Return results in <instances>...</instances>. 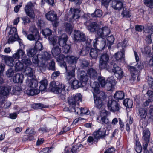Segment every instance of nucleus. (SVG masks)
I'll use <instances>...</instances> for the list:
<instances>
[{
  "label": "nucleus",
  "instance_id": "obj_1",
  "mask_svg": "<svg viewBox=\"0 0 153 153\" xmlns=\"http://www.w3.org/2000/svg\"><path fill=\"white\" fill-rule=\"evenodd\" d=\"M57 57H56V60L57 62H60V65L61 67H64L66 72L67 74L66 78L68 80H69L74 76L75 71V69L76 66L74 65L72 66L68 67V70L67 69V67L65 62H63L61 63L64 59H65V57L64 55L63 54L59 55Z\"/></svg>",
  "mask_w": 153,
  "mask_h": 153
},
{
  "label": "nucleus",
  "instance_id": "obj_2",
  "mask_svg": "<svg viewBox=\"0 0 153 153\" xmlns=\"http://www.w3.org/2000/svg\"><path fill=\"white\" fill-rule=\"evenodd\" d=\"M50 88L51 91L56 94L64 95L65 94V85L60 84L58 82L53 81L50 85Z\"/></svg>",
  "mask_w": 153,
  "mask_h": 153
},
{
  "label": "nucleus",
  "instance_id": "obj_3",
  "mask_svg": "<svg viewBox=\"0 0 153 153\" xmlns=\"http://www.w3.org/2000/svg\"><path fill=\"white\" fill-rule=\"evenodd\" d=\"M13 57L16 59H18L21 56V61L25 65H29L32 62L30 59L28 58L25 55L24 50L22 49H18L16 52L12 55Z\"/></svg>",
  "mask_w": 153,
  "mask_h": 153
},
{
  "label": "nucleus",
  "instance_id": "obj_4",
  "mask_svg": "<svg viewBox=\"0 0 153 153\" xmlns=\"http://www.w3.org/2000/svg\"><path fill=\"white\" fill-rule=\"evenodd\" d=\"M38 58L40 59V66L42 68H45L48 65V61L51 58V55L46 51L38 55Z\"/></svg>",
  "mask_w": 153,
  "mask_h": 153
},
{
  "label": "nucleus",
  "instance_id": "obj_5",
  "mask_svg": "<svg viewBox=\"0 0 153 153\" xmlns=\"http://www.w3.org/2000/svg\"><path fill=\"white\" fill-rule=\"evenodd\" d=\"M81 101V95L80 94H76L73 97H69L68 99L69 106L73 108L76 106H78L79 102Z\"/></svg>",
  "mask_w": 153,
  "mask_h": 153
},
{
  "label": "nucleus",
  "instance_id": "obj_6",
  "mask_svg": "<svg viewBox=\"0 0 153 153\" xmlns=\"http://www.w3.org/2000/svg\"><path fill=\"white\" fill-rule=\"evenodd\" d=\"M105 93L103 92H100L99 94H94V98L95 106L98 109H101L104 106L101 98H104Z\"/></svg>",
  "mask_w": 153,
  "mask_h": 153
},
{
  "label": "nucleus",
  "instance_id": "obj_7",
  "mask_svg": "<svg viewBox=\"0 0 153 153\" xmlns=\"http://www.w3.org/2000/svg\"><path fill=\"white\" fill-rule=\"evenodd\" d=\"M109 60V56L105 53L102 55L99 59V66L101 69L106 68L108 69V63Z\"/></svg>",
  "mask_w": 153,
  "mask_h": 153
},
{
  "label": "nucleus",
  "instance_id": "obj_8",
  "mask_svg": "<svg viewBox=\"0 0 153 153\" xmlns=\"http://www.w3.org/2000/svg\"><path fill=\"white\" fill-rule=\"evenodd\" d=\"M93 42L94 47L99 50L104 49L106 45L105 39L100 37L94 39Z\"/></svg>",
  "mask_w": 153,
  "mask_h": 153
},
{
  "label": "nucleus",
  "instance_id": "obj_9",
  "mask_svg": "<svg viewBox=\"0 0 153 153\" xmlns=\"http://www.w3.org/2000/svg\"><path fill=\"white\" fill-rule=\"evenodd\" d=\"M32 33L30 34L27 36V38L30 40H35V41L40 39L39 33L36 27L35 26H32L30 28Z\"/></svg>",
  "mask_w": 153,
  "mask_h": 153
},
{
  "label": "nucleus",
  "instance_id": "obj_10",
  "mask_svg": "<svg viewBox=\"0 0 153 153\" xmlns=\"http://www.w3.org/2000/svg\"><path fill=\"white\" fill-rule=\"evenodd\" d=\"M34 7V4L31 2L27 3L25 7V11L26 14L33 19L35 18V14L33 10Z\"/></svg>",
  "mask_w": 153,
  "mask_h": 153
},
{
  "label": "nucleus",
  "instance_id": "obj_11",
  "mask_svg": "<svg viewBox=\"0 0 153 153\" xmlns=\"http://www.w3.org/2000/svg\"><path fill=\"white\" fill-rule=\"evenodd\" d=\"M112 71L114 73L115 76L118 79H120L123 76V71L114 62L110 63Z\"/></svg>",
  "mask_w": 153,
  "mask_h": 153
},
{
  "label": "nucleus",
  "instance_id": "obj_12",
  "mask_svg": "<svg viewBox=\"0 0 153 153\" xmlns=\"http://www.w3.org/2000/svg\"><path fill=\"white\" fill-rule=\"evenodd\" d=\"M107 107L108 109L112 112L118 111L120 109V105L115 100H108Z\"/></svg>",
  "mask_w": 153,
  "mask_h": 153
},
{
  "label": "nucleus",
  "instance_id": "obj_13",
  "mask_svg": "<svg viewBox=\"0 0 153 153\" xmlns=\"http://www.w3.org/2000/svg\"><path fill=\"white\" fill-rule=\"evenodd\" d=\"M110 29L107 27L99 29L97 32V35L100 37H105L110 33Z\"/></svg>",
  "mask_w": 153,
  "mask_h": 153
},
{
  "label": "nucleus",
  "instance_id": "obj_14",
  "mask_svg": "<svg viewBox=\"0 0 153 153\" xmlns=\"http://www.w3.org/2000/svg\"><path fill=\"white\" fill-rule=\"evenodd\" d=\"M85 39V36L83 32L78 30L75 31L74 38V42L80 41H84Z\"/></svg>",
  "mask_w": 153,
  "mask_h": 153
},
{
  "label": "nucleus",
  "instance_id": "obj_15",
  "mask_svg": "<svg viewBox=\"0 0 153 153\" xmlns=\"http://www.w3.org/2000/svg\"><path fill=\"white\" fill-rule=\"evenodd\" d=\"M106 130L104 127L100 128L96 131L94 132V137L96 139L103 137L106 135Z\"/></svg>",
  "mask_w": 153,
  "mask_h": 153
},
{
  "label": "nucleus",
  "instance_id": "obj_16",
  "mask_svg": "<svg viewBox=\"0 0 153 153\" xmlns=\"http://www.w3.org/2000/svg\"><path fill=\"white\" fill-rule=\"evenodd\" d=\"M80 10L79 9H71L69 13V17L71 19H77L79 17Z\"/></svg>",
  "mask_w": 153,
  "mask_h": 153
},
{
  "label": "nucleus",
  "instance_id": "obj_17",
  "mask_svg": "<svg viewBox=\"0 0 153 153\" xmlns=\"http://www.w3.org/2000/svg\"><path fill=\"white\" fill-rule=\"evenodd\" d=\"M10 86H1L0 87V97H1L5 98L8 95L9 92L11 91Z\"/></svg>",
  "mask_w": 153,
  "mask_h": 153
},
{
  "label": "nucleus",
  "instance_id": "obj_18",
  "mask_svg": "<svg viewBox=\"0 0 153 153\" xmlns=\"http://www.w3.org/2000/svg\"><path fill=\"white\" fill-rule=\"evenodd\" d=\"M9 34L11 35L12 37H10L8 39L9 43L12 42L14 41V38L17 39L18 37L17 29L15 27H12L9 32Z\"/></svg>",
  "mask_w": 153,
  "mask_h": 153
},
{
  "label": "nucleus",
  "instance_id": "obj_19",
  "mask_svg": "<svg viewBox=\"0 0 153 153\" xmlns=\"http://www.w3.org/2000/svg\"><path fill=\"white\" fill-rule=\"evenodd\" d=\"M47 20L51 21H55L57 18V14L53 11H50L48 12L45 15Z\"/></svg>",
  "mask_w": 153,
  "mask_h": 153
},
{
  "label": "nucleus",
  "instance_id": "obj_20",
  "mask_svg": "<svg viewBox=\"0 0 153 153\" xmlns=\"http://www.w3.org/2000/svg\"><path fill=\"white\" fill-rule=\"evenodd\" d=\"M111 6L114 9L120 10L123 7V4L119 0H112Z\"/></svg>",
  "mask_w": 153,
  "mask_h": 153
},
{
  "label": "nucleus",
  "instance_id": "obj_21",
  "mask_svg": "<svg viewBox=\"0 0 153 153\" xmlns=\"http://www.w3.org/2000/svg\"><path fill=\"white\" fill-rule=\"evenodd\" d=\"M90 85L91 86L92 89L93 94H100V92H101L100 91L99 89V88L100 87V85L97 82H92V81L90 82Z\"/></svg>",
  "mask_w": 153,
  "mask_h": 153
},
{
  "label": "nucleus",
  "instance_id": "obj_22",
  "mask_svg": "<svg viewBox=\"0 0 153 153\" xmlns=\"http://www.w3.org/2000/svg\"><path fill=\"white\" fill-rule=\"evenodd\" d=\"M68 39V36L66 34H62L58 38V42L59 45L60 46H63L66 44V42Z\"/></svg>",
  "mask_w": 153,
  "mask_h": 153
},
{
  "label": "nucleus",
  "instance_id": "obj_23",
  "mask_svg": "<svg viewBox=\"0 0 153 153\" xmlns=\"http://www.w3.org/2000/svg\"><path fill=\"white\" fill-rule=\"evenodd\" d=\"M78 77L80 82L83 84L87 82L88 79V76L87 73L84 71H81Z\"/></svg>",
  "mask_w": 153,
  "mask_h": 153
},
{
  "label": "nucleus",
  "instance_id": "obj_24",
  "mask_svg": "<svg viewBox=\"0 0 153 153\" xmlns=\"http://www.w3.org/2000/svg\"><path fill=\"white\" fill-rule=\"evenodd\" d=\"M107 112L106 110H103L100 112V115L102 121L105 124H109V120L107 117Z\"/></svg>",
  "mask_w": 153,
  "mask_h": 153
},
{
  "label": "nucleus",
  "instance_id": "obj_25",
  "mask_svg": "<svg viewBox=\"0 0 153 153\" xmlns=\"http://www.w3.org/2000/svg\"><path fill=\"white\" fill-rule=\"evenodd\" d=\"M124 51L118 52L115 55V57L116 60L119 62H124Z\"/></svg>",
  "mask_w": 153,
  "mask_h": 153
},
{
  "label": "nucleus",
  "instance_id": "obj_26",
  "mask_svg": "<svg viewBox=\"0 0 153 153\" xmlns=\"http://www.w3.org/2000/svg\"><path fill=\"white\" fill-rule=\"evenodd\" d=\"M31 64L29 65H26V66L25 67V68L24 73L25 75L27 76V77H31L33 76L35 72V70L33 69L28 66Z\"/></svg>",
  "mask_w": 153,
  "mask_h": 153
},
{
  "label": "nucleus",
  "instance_id": "obj_27",
  "mask_svg": "<svg viewBox=\"0 0 153 153\" xmlns=\"http://www.w3.org/2000/svg\"><path fill=\"white\" fill-rule=\"evenodd\" d=\"M24 75L22 74H17L13 78V80L14 82L20 83H22L24 79Z\"/></svg>",
  "mask_w": 153,
  "mask_h": 153
},
{
  "label": "nucleus",
  "instance_id": "obj_28",
  "mask_svg": "<svg viewBox=\"0 0 153 153\" xmlns=\"http://www.w3.org/2000/svg\"><path fill=\"white\" fill-rule=\"evenodd\" d=\"M78 58L73 56H65V59L69 64H72L76 63Z\"/></svg>",
  "mask_w": 153,
  "mask_h": 153
},
{
  "label": "nucleus",
  "instance_id": "obj_29",
  "mask_svg": "<svg viewBox=\"0 0 153 153\" xmlns=\"http://www.w3.org/2000/svg\"><path fill=\"white\" fill-rule=\"evenodd\" d=\"M98 28V25L97 23L93 22L90 23L87 27V28L90 32H95Z\"/></svg>",
  "mask_w": 153,
  "mask_h": 153
},
{
  "label": "nucleus",
  "instance_id": "obj_30",
  "mask_svg": "<svg viewBox=\"0 0 153 153\" xmlns=\"http://www.w3.org/2000/svg\"><path fill=\"white\" fill-rule=\"evenodd\" d=\"M15 65V70L16 71H20L22 70L24 68V65L22 62H20L18 59L16 60Z\"/></svg>",
  "mask_w": 153,
  "mask_h": 153
},
{
  "label": "nucleus",
  "instance_id": "obj_31",
  "mask_svg": "<svg viewBox=\"0 0 153 153\" xmlns=\"http://www.w3.org/2000/svg\"><path fill=\"white\" fill-rule=\"evenodd\" d=\"M121 9H122L121 14L123 17L129 18L131 17V15L129 9L123 6Z\"/></svg>",
  "mask_w": 153,
  "mask_h": 153
},
{
  "label": "nucleus",
  "instance_id": "obj_32",
  "mask_svg": "<svg viewBox=\"0 0 153 153\" xmlns=\"http://www.w3.org/2000/svg\"><path fill=\"white\" fill-rule=\"evenodd\" d=\"M14 59L13 56L12 57L5 56L4 58V60L6 64L7 65L10 67H13V65Z\"/></svg>",
  "mask_w": 153,
  "mask_h": 153
},
{
  "label": "nucleus",
  "instance_id": "obj_33",
  "mask_svg": "<svg viewBox=\"0 0 153 153\" xmlns=\"http://www.w3.org/2000/svg\"><path fill=\"white\" fill-rule=\"evenodd\" d=\"M114 97L115 100H122L124 97V93L122 91H118L114 94Z\"/></svg>",
  "mask_w": 153,
  "mask_h": 153
},
{
  "label": "nucleus",
  "instance_id": "obj_34",
  "mask_svg": "<svg viewBox=\"0 0 153 153\" xmlns=\"http://www.w3.org/2000/svg\"><path fill=\"white\" fill-rule=\"evenodd\" d=\"M142 134V138L143 140L149 141L150 133L148 129L146 128L143 130Z\"/></svg>",
  "mask_w": 153,
  "mask_h": 153
},
{
  "label": "nucleus",
  "instance_id": "obj_35",
  "mask_svg": "<svg viewBox=\"0 0 153 153\" xmlns=\"http://www.w3.org/2000/svg\"><path fill=\"white\" fill-rule=\"evenodd\" d=\"M53 55L55 57L60 55L61 53V49L58 46L54 47L51 50Z\"/></svg>",
  "mask_w": 153,
  "mask_h": 153
},
{
  "label": "nucleus",
  "instance_id": "obj_36",
  "mask_svg": "<svg viewBox=\"0 0 153 153\" xmlns=\"http://www.w3.org/2000/svg\"><path fill=\"white\" fill-rule=\"evenodd\" d=\"M138 113L140 117L142 118H145L147 115L146 109L145 108H140L138 110Z\"/></svg>",
  "mask_w": 153,
  "mask_h": 153
},
{
  "label": "nucleus",
  "instance_id": "obj_37",
  "mask_svg": "<svg viewBox=\"0 0 153 153\" xmlns=\"http://www.w3.org/2000/svg\"><path fill=\"white\" fill-rule=\"evenodd\" d=\"M83 86V84L81 82H79L78 80L75 79L73 80L72 84V87L73 89H76Z\"/></svg>",
  "mask_w": 153,
  "mask_h": 153
},
{
  "label": "nucleus",
  "instance_id": "obj_38",
  "mask_svg": "<svg viewBox=\"0 0 153 153\" xmlns=\"http://www.w3.org/2000/svg\"><path fill=\"white\" fill-rule=\"evenodd\" d=\"M87 73L90 78L94 79L97 78V72L93 69L91 68L88 69L87 71Z\"/></svg>",
  "mask_w": 153,
  "mask_h": 153
},
{
  "label": "nucleus",
  "instance_id": "obj_39",
  "mask_svg": "<svg viewBox=\"0 0 153 153\" xmlns=\"http://www.w3.org/2000/svg\"><path fill=\"white\" fill-rule=\"evenodd\" d=\"M94 48L95 49L91 48V49L90 55L91 57L92 58L96 59L98 56L100 50L95 47Z\"/></svg>",
  "mask_w": 153,
  "mask_h": 153
},
{
  "label": "nucleus",
  "instance_id": "obj_40",
  "mask_svg": "<svg viewBox=\"0 0 153 153\" xmlns=\"http://www.w3.org/2000/svg\"><path fill=\"white\" fill-rule=\"evenodd\" d=\"M40 83L41 85L39 87V90L40 91L45 90L48 85L47 80L45 79L42 80L40 82Z\"/></svg>",
  "mask_w": 153,
  "mask_h": 153
},
{
  "label": "nucleus",
  "instance_id": "obj_41",
  "mask_svg": "<svg viewBox=\"0 0 153 153\" xmlns=\"http://www.w3.org/2000/svg\"><path fill=\"white\" fill-rule=\"evenodd\" d=\"M114 39V38L113 35L108 36L107 37V46H108V49L111 48V46L113 44Z\"/></svg>",
  "mask_w": 153,
  "mask_h": 153
},
{
  "label": "nucleus",
  "instance_id": "obj_42",
  "mask_svg": "<svg viewBox=\"0 0 153 153\" xmlns=\"http://www.w3.org/2000/svg\"><path fill=\"white\" fill-rule=\"evenodd\" d=\"M28 86L33 88H36L38 86L37 81L34 79H31L28 81Z\"/></svg>",
  "mask_w": 153,
  "mask_h": 153
},
{
  "label": "nucleus",
  "instance_id": "obj_43",
  "mask_svg": "<svg viewBox=\"0 0 153 153\" xmlns=\"http://www.w3.org/2000/svg\"><path fill=\"white\" fill-rule=\"evenodd\" d=\"M36 50L34 48H30L26 50L27 54L30 57H33L36 53Z\"/></svg>",
  "mask_w": 153,
  "mask_h": 153
},
{
  "label": "nucleus",
  "instance_id": "obj_44",
  "mask_svg": "<svg viewBox=\"0 0 153 153\" xmlns=\"http://www.w3.org/2000/svg\"><path fill=\"white\" fill-rule=\"evenodd\" d=\"M65 26L66 31L69 34L72 32L73 26L70 23H66Z\"/></svg>",
  "mask_w": 153,
  "mask_h": 153
},
{
  "label": "nucleus",
  "instance_id": "obj_45",
  "mask_svg": "<svg viewBox=\"0 0 153 153\" xmlns=\"http://www.w3.org/2000/svg\"><path fill=\"white\" fill-rule=\"evenodd\" d=\"M102 15V11L99 9H96L94 12L91 14V16L93 17H101Z\"/></svg>",
  "mask_w": 153,
  "mask_h": 153
},
{
  "label": "nucleus",
  "instance_id": "obj_46",
  "mask_svg": "<svg viewBox=\"0 0 153 153\" xmlns=\"http://www.w3.org/2000/svg\"><path fill=\"white\" fill-rule=\"evenodd\" d=\"M89 50L88 47L84 46L80 52L79 54L81 56H85L88 53Z\"/></svg>",
  "mask_w": 153,
  "mask_h": 153
},
{
  "label": "nucleus",
  "instance_id": "obj_47",
  "mask_svg": "<svg viewBox=\"0 0 153 153\" xmlns=\"http://www.w3.org/2000/svg\"><path fill=\"white\" fill-rule=\"evenodd\" d=\"M36 57H34L33 58V63L34 64V65L35 66H39V67H41L40 66V59L38 58V55Z\"/></svg>",
  "mask_w": 153,
  "mask_h": 153
},
{
  "label": "nucleus",
  "instance_id": "obj_48",
  "mask_svg": "<svg viewBox=\"0 0 153 153\" xmlns=\"http://www.w3.org/2000/svg\"><path fill=\"white\" fill-rule=\"evenodd\" d=\"M62 47V51L64 53L67 54L71 52L70 46L68 45H65Z\"/></svg>",
  "mask_w": 153,
  "mask_h": 153
},
{
  "label": "nucleus",
  "instance_id": "obj_49",
  "mask_svg": "<svg viewBox=\"0 0 153 153\" xmlns=\"http://www.w3.org/2000/svg\"><path fill=\"white\" fill-rule=\"evenodd\" d=\"M34 49L37 51H40L43 49L42 45L40 42L37 41H36L35 45L34 47Z\"/></svg>",
  "mask_w": 153,
  "mask_h": 153
},
{
  "label": "nucleus",
  "instance_id": "obj_50",
  "mask_svg": "<svg viewBox=\"0 0 153 153\" xmlns=\"http://www.w3.org/2000/svg\"><path fill=\"white\" fill-rule=\"evenodd\" d=\"M98 80L102 87H104L105 86V85L107 84L105 78L104 77L100 76L98 77Z\"/></svg>",
  "mask_w": 153,
  "mask_h": 153
},
{
  "label": "nucleus",
  "instance_id": "obj_51",
  "mask_svg": "<svg viewBox=\"0 0 153 153\" xmlns=\"http://www.w3.org/2000/svg\"><path fill=\"white\" fill-rule=\"evenodd\" d=\"M141 50L143 54L149 55L150 53V48L148 46H146L144 48H141Z\"/></svg>",
  "mask_w": 153,
  "mask_h": 153
},
{
  "label": "nucleus",
  "instance_id": "obj_52",
  "mask_svg": "<svg viewBox=\"0 0 153 153\" xmlns=\"http://www.w3.org/2000/svg\"><path fill=\"white\" fill-rule=\"evenodd\" d=\"M32 107L35 109H41L42 108H46L45 105L40 103L34 104L32 105Z\"/></svg>",
  "mask_w": 153,
  "mask_h": 153
},
{
  "label": "nucleus",
  "instance_id": "obj_53",
  "mask_svg": "<svg viewBox=\"0 0 153 153\" xmlns=\"http://www.w3.org/2000/svg\"><path fill=\"white\" fill-rule=\"evenodd\" d=\"M21 88L19 87L18 86H16L12 88L11 94L14 95H18V94L19 92L21 91Z\"/></svg>",
  "mask_w": 153,
  "mask_h": 153
},
{
  "label": "nucleus",
  "instance_id": "obj_54",
  "mask_svg": "<svg viewBox=\"0 0 153 153\" xmlns=\"http://www.w3.org/2000/svg\"><path fill=\"white\" fill-rule=\"evenodd\" d=\"M42 34L46 37L51 35L52 33V31L49 29H46L43 30L42 32Z\"/></svg>",
  "mask_w": 153,
  "mask_h": 153
},
{
  "label": "nucleus",
  "instance_id": "obj_55",
  "mask_svg": "<svg viewBox=\"0 0 153 153\" xmlns=\"http://www.w3.org/2000/svg\"><path fill=\"white\" fill-rule=\"evenodd\" d=\"M144 3L150 8H153V0H145Z\"/></svg>",
  "mask_w": 153,
  "mask_h": 153
},
{
  "label": "nucleus",
  "instance_id": "obj_56",
  "mask_svg": "<svg viewBox=\"0 0 153 153\" xmlns=\"http://www.w3.org/2000/svg\"><path fill=\"white\" fill-rule=\"evenodd\" d=\"M57 37L51 36L48 37V39L50 43L53 45H54L56 43Z\"/></svg>",
  "mask_w": 153,
  "mask_h": 153
},
{
  "label": "nucleus",
  "instance_id": "obj_57",
  "mask_svg": "<svg viewBox=\"0 0 153 153\" xmlns=\"http://www.w3.org/2000/svg\"><path fill=\"white\" fill-rule=\"evenodd\" d=\"M145 31L146 33H149L150 35L153 34V26H148L145 29Z\"/></svg>",
  "mask_w": 153,
  "mask_h": 153
},
{
  "label": "nucleus",
  "instance_id": "obj_58",
  "mask_svg": "<svg viewBox=\"0 0 153 153\" xmlns=\"http://www.w3.org/2000/svg\"><path fill=\"white\" fill-rule=\"evenodd\" d=\"M135 149L137 153H142V148L139 143H137Z\"/></svg>",
  "mask_w": 153,
  "mask_h": 153
},
{
  "label": "nucleus",
  "instance_id": "obj_59",
  "mask_svg": "<svg viewBox=\"0 0 153 153\" xmlns=\"http://www.w3.org/2000/svg\"><path fill=\"white\" fill-rule=\"evenodd\" d=\"M14 73V70L12 68H10L7 71L6 74L7 77H10L13 76Z\"/></svg>",
  "mask_w": 153,
  "mask_h": 153
},
{
  "label": "nucleus",
  "instance_id": "obj_60",
  "mask_svg": "<svg viewBox=\"0 0 153 153\" xmlns=\"http://www.w3.org/2000/svg\"><path fill=\"white\" fill-rule=\"evenodd\" d=\"M107 82L110 84V86H111L112 85H114L115 84V80L114 77L112 76H110L107 79Z\"/></svg>",
  "mask_w": 153,
  "mask_h": 153
},
{
  "label": "nucleus",
  "instance_id": "obj_61",
  "mask_svg": "<svg viewBox=\"0 0 153 153\" xmlns=\"http://www.w3.org/2000/svg\"><path fill=\"white\" fill-rule=\"evenodd\" d=\"M149 97L148 99L150 101L153 102V90L148 91L147 92Z\"/></svg>",
  "mask_w": 153,
  "mask_h": 153
},
{
  "label": "nucleus",
  "instance_id": "obj_62",
  "mask_svg": "<svg viewBox=\"0 0 153 153\" xmlns=\"http://www.w3.org/2000/svg\"><path fill=\"white\" fill-rule=\"evenodd\" d=\"M149 142V141H148L147 140V141H145V140H143V146L144 152L146 151H147V147L148 146V143Z\"/></svg>",
  "mask_w": 153,
  "mask_h": 153
},
{
  "label": "nucleus",
  "instance_id": "obj_63",
  "mask_svg": "<svg viewBox=\"0 0 153 153\" xmlns=\"http://www.w3.org/2000/svg\"><path fill=\"white\" fill-rule=\"evenodd\" d=\"M21 19L23 21V23H24V25L29 23L30 22V19L27 16L22 17L21 18Z\"/></svg>",
  "mask_w": 153,
  "mask_h": 153
},
{
  "label": "nucleus",
  "instance_id": "obj_64",
  "mask_svg": "<svg viewBox=\"0 0 153 153\" xmlns=\"http://www.w3.org/2000/svg\"><path fill=\"white\" fill-rule=\"evenodd\" d=\"M148 84L152 90H153V78L149 77L148 79Z\"/></svg>",
  "mask_w": 153,
  "mask_h": 153
}]
</instances>
